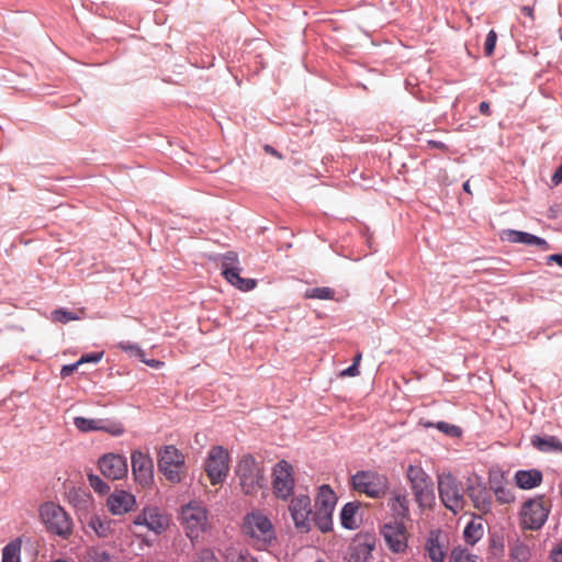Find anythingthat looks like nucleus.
Listing matches in <instances>:
<instances>
[{"label":"nucleus","mask_w":562,"mask_h":562,"mask_svg":"<svg viewBox=\"0 0 562 562\" xmlns=\"http://www.w3.org/2000/svg\"><path fill=\"white\" fill-rule=\"evenodd\" d=\"M88 481L90 486L99 494H105L109 492V485L100 479L98 475L89 474Z\"/></svg>","instance_id":"ea45409f"},{"label":"nucleus","mask_w":562,"mask_h":562,"mask_svg":"<svg viewBox=\"0 0 562 562\" xmlns=\"http://www.w3.org/2000/svg\"><path fill=\"white\" fill-rule=\"evenodd\" d=\"M479 111L482 115H485V116H491L492 115V110H491V105L487 101H482L479 105Z\"/></svg>","instance_id":"3c124183"},{"label":"nucleus","mask_w":562,"mask_h":562,"mask_svg":"<svg viewBox=\"0 0 562 562\" xmlns=\"http://www.w3.org/2000/svg\"><path fill=\"white\" fill-rule=\"evenodd\" d=\"M497 42V33L495 30H490L484 42V54L490 57L494 54Z\"/></svg>","instance_id":"a19ab883"},{"label":"nucleus","mask_w":562,"mask_h":562,"mask_svg":"<svg viewBox=\"0 0 562 562\" xmlns=\"http://www.w3.org/2000/svg\"><path fill=\"white\" fill-rule=\"evenodd\" d=\"M504 235L505 239L509 243L530 245L533 234L522 231L507 229L504 232Z\"/></svg>","instance_id":"7c9ffc66"},{"label":"nucleus","mask_w":562,"mask_h":562,"mask_svg":"<svg viewBox=\"0 0 562 562\" xmlns=\"http://www.w3.org/2000/svg\"><path fill=\"white\" fill-rule=\"evenodd\" d=\"M55 562H67V561H65V560H56Z\"/></svg>","instance_id":"e2e57ef3"},{"label":"nucleus","mask_w":562,"mask_h":562,"mask_svg":"<svg viewBox=\"0 0 562 562\" xmlns=\"http://www.w3.org/2000/svg\"><path fill=\"white\" fill-rule=\"evenodd\" d=\"M337 502L336 494L329 485L324 484L318 488L315 501L313 521L323 532L329 531L333 525V512Z\"/></svg>","instance_id":"0eeeda50"},{"label":"nucleus","mask_w":562,"mask_h":562,"mask_svg":"<svg viewBox=\"0 0 562 562\" xmlns=\"http://www.w3.org/2000/svg\"><path fill=\"white\" fill-rule=\"evenodd\" d=\"M265 150H266V153H268L270 155H273V156H276L278 158H281V155L270 145H266L265 146Z\"/></svg>","instance_id":"bf43d9fd"},{"label":"nucleus","mask_w":562,"mask_h":562,"mask_svg":"<svg viewBox=\"0 0 562 562\" xmlns=\"http://www.w3.org/2000/svg\"><path fill=\"white\" fill-rule=\"evenodd\" d=\"M467 493L473 506L480 512L487 514L493 508V497L485 483L477 481L467 485Z\"/></svg>","instance_id":"aec40b11"},{"label":"nucleus","mask_w":562,"mask_h":562,"mask_svg":"<svg viewBox=\"0 0 562 562\" xmlns=\"http://www.w3.org/2000/svg\"><path fill=\"white\" fill-rule=\"evenodd\" d=\"M380 535L386 548L394 554H404L408 549L409 533L406 524L384 521L380 526Z\"/></svg>","instance_id":"9b49d317"},{"label":"nucleus","mask_w":562,"mask_h":562,"mask_svg":"<svg viewBox=\"0 0 562 562\" xmlns=\"http://www.w3.org/2000/svg\"><path fill=\"white\" fill-rule=\"evenodd\" d=\"M406 476L411 483L415 501L419 506H429L435 501L432 481L425 470L419 465L409 464Z\"/></svg>","instance_id":"6e6552de"},{"label":"nucleus","mask_w":562,"mask_h":562,"mask_svg":"<svg viewBox=\"0 0 562 562\" xmlns=\"http://www.w3.org/2000/svg\"><path fill=\"white\" fill-rule=\"evenodd\" d=\"M484 535V528L481 522L471 520L463 530V539L465 543L474 546Z\"/></svg>","instance_id":"cd10ccee"},{"label":"nucleus","mask_w":562,"mask_h":562,"mask_svg":"<svg viewBox=\"0 0 562 562\" xmlns=\"http://www.w3.org/2000/svg\"><path fill=\"white\" fill-rule=\"evenodd\" d=\"M493 493L496 497V501L499 504H510L515 501L514 493L506 485L499 487L498 490L494 491Z\"/></svg>","instance_id":"58836bf2"},{"label":"nucleus","mask_w":562,"mask_h":562,"mask_svg":"<svg viewBox=\"0 0 562 562\" xmlns=\"http://www.w3.org/2000/svg\"><path fill=\"white\" fill-rule=\"evenodd\" d=\"M82 314H85L83 310H79V314H78L76 312H69V311L59 308V310H55L52 313V316H53V319L55 322H59V323H64L65 324V323H67L69 321L80 319Z\"/></svg>","instance_id":"c9c22d12"},{"label":"nucleus","mask_w":562,"mask_h":562,"mask_svg":"<svg viewBox=\"0 0 562 562\" xmlns=\"http://www.w3.org/2000/svg\"><path fill=\"white\" fill-rule=\"evenodd\" d=\"M428 147L440 149V150H448V146L440 140L429 139L427 142Z\"/></svg>","instance_id":"603ef678"},{"label":"nucleus","mask_w":562,"mask_h":562,"mask_svg":"<svg viewBox=\"0 0 562 562\" xmlns=\"http://www.w3.org/2000/svg\"><path fill=\"white\" fill-rule=\"evenodd\" d=\"M243 532L251 543L260 550H266L277 540V533L270 518L259 509H252L245 515Z\"/></svg>","instance_id":"f257e3e1"},{"label":"nucleus","mask_w":562,"mask_h":562,"mask_svg":"<svg viewBox=\"0 0 562 562\" xmlns=\"http://www.w3.org/2000/svg\"><path fill=\"white\" fill-rule=\"evenodd\" d=\"M387 507L390 509L387 521L406 524L411 520L409 499L406 494L394 493L387 501Z\"/></svg>","instance_id":"5701e85b"},{"label":"nucleus","mask_w":562,"mask_h":562,"mask_svg":"<svg viewBox=\"0 0 562 562\" xmlns=\"http://www.w3.org/2000/svg\"><path fill=\"white\" fill-rule=\"evenodd\" d=\"M530 442L535 449L543 453L560 452L562 453V441L555 436L533 435Z\"/></svg>","instance_id":"a878e982"},{"label":"nucleus","mask_w":562,"mask_h":562,"mask_svg":"<svg viewBox=\"0 0 562 562\" xmlns=\"http://www.w3.org/2000/svg\"><path fill=\"white\" fill-rule=\"evenodd\" d=\"M449 562H477V555L459 546L452 549Z\"/></svg>","instance_id":"72a5a7b5"},{"label":"nucleus","mask_w":562,"mask_h":562,"mask_svg":"<svg viewBox=\"0 0 562 562\" xmlns=\"http://www.w3.org/2000/svg\"><path fill=\"white\" fill-rule=\"evenodd\" d=\"M446 537L440 529L429 531L424 549L431 562H445L446 560Z\"/></svg>","instance_id":"412c9836"},{"label":"nucleus","mask_w":562,"mask_h":562,"mask_svg":"<svg viewBox=\"0 0 562 562\" xmlns=\"http://www.w3.org/2000/svg\"><path fill=\"white\" fill-rule=\"evenodd\" d=\"M159 471L172 483L182 481L186 474L184 458L173 446H166L158 460Z\"/></svg>","instance_id":"9d476101"},{"label":"nucleus","mask_w":562,"mask_h":562,"mask_svg":"<svg viewBox=\"0 0 562 562\" xmlns=\"http://www.w3.org/2000/svg\"><path fill=\"white\" fill-rule=\"evenodd\" d=\"M106 506L113 515H123L136 507L135 496L126 491H114L106 499Z\"/></svg>","instance_id":"4be33fe9"},{"label":"nucleus","mask_w":562,"mask_h":562,"mask_svg":"<svg viewBox=\"0 0 562 562\" xmlns=\"http://www.w3.org/2000/svg\"><path fill=\"white\" fill-rule=\"evenodd\" d=\"M74 425L82 432L104 431L114 437H119L125 431L122 423L109 418H86L78 416L74 418Z\"/></svg>","instance_id":"2eb2a0df"},{"label":"nucleus","mask_w":562,"mask_h":562,"mask_svg":"<svg viewBox=\"0 0 562 562\" xmlns=\"http://www.w3.org/2000/svg\"><path fill=\"white\" fill-rule=\"evenodd\" d=\"M236 562H257L249 553H240Z\"/></svg>","instance_id":"6e6d98bb"},{"label":"nucleus","mask_w":562,"mask_h":562,"mask_svg":"<svg viewBox=\"0 0 562 562\" xmlns=\"http://www.w3.org/2000/svg\"><path fill=\"white\" fill-rule=\"evenodd\" d=\"M463 190L468 193H471V190H470V183L469 181H465L462 186Z\"/></svg>","instance_id":"680f3d73"},{"label":"nucleus","mask_w":562,"mask_h":562,"mask_svg":"<svg viewBox=\"0 0 562 562\" xmlns=\"http://www.w3.org/2000/svg\"><path fill=\"white\" fill-rule=\"evenodd\" d=\"M514 480L520 490H532L542 483L543 474L538 469L518 470Z\"/></svg>","instance_id":"393cba45"},{"label":"nucleus","mask_w":562,"mask_h":562,"mask_svg":"<svg viewBox=\"0 0 562 562\" xmlns=\"http://www.w3.org/2000/svg\"><path fill=\"white\" fill-rule=\"evenodd\" d=\"M103 357V352H92L81 356V358L78 360L79 364L93 362H99Z\"/></svg>","instance_id":"a18cd8bd"},{"label":"nucleus","mask_w":562,"mask_h":562,"mask_svg":"<svg viewBox=\"0 0 562 562\" xmlns=\"http://www.w3.org/2000/svg\"><path fill=\"white\" fill-rule=\"evenodd\" d=\"M40 516L46 529L67 539L72 533V520L63 507L55 503H45L40 508Z\"/></svg>","instance_id":"7ed1b4c3"},{"label":"nucleus","mask_w":562,"mask_h":562,"mask_svg":"<svg viewBox=\"0 0 562 562\" xmlns=\"http://www.w3.org/2000/svg\"><path fill=\"white\" fill-rule=\"evenodd\" d=\"M341 525L351 529V503H347L341 510Z\"/></svg>","instance_id":"c03bdc74"},{"label":"nucleus","mask_w":562,"mask_h":562,"mask_svg":"<svg viewBox=\"0 0 562 562\" xmlns=\"http://www.w3.org/2000/svg\"><path fill=\"white\" fill-rule=\"evenodd\" d=\"M375 548V538L372 535L353 536V562H370Z\"/></svg>","instance_id":"b1692460"},{"label":"nucleus","mask_w":562,"mask_h":562,"mask_svg":"<svg viewBox=\"0 0 562 562\" xmlns=\"http://www.w3.org/2000/svg\"><path fill=\"white\" fill-rule=\"evenodd\" d=\"M119 348L126 352H130L132 356H136L137 358L144 357V351L135 344L122 341L119 344Z\"/></svg>","instance_id":"79ce46f5"},{"label":"nucleus","mask_w":562,"mask_h":562,"mask_svg":"<svg viewBox=\"0 0 562 562\" xmlns=\"http://www.w3.org/2000/svg\"><path fill=\"white\" fill-rule=\"evenodd\" d=\"M295 527L303 530H310L311 520H313V510L311 498L306 495H299L291 501L289 506Z\"/></svg>","instance_id":"f3484780"},{"label":"nucleus","mask_w":562,"mask_h":562,"mask_svg":"<svg viewBox=\"0 0 562 562\" xmlns=\"http://www.w3.org/2000/svg\"><path fill=\"white\" fill-rule=\"evenodd\" d=\"M340 374L342 376H351V366L342 370Z\"/></svg>","instance_id":"052dcab7"},{"label":"nucleus","mask_w":562,"mask_h":562,"mask_svg":"<svg viewBox=\"0 0 562 562\" xmlns=\"http://www.w3.org/2000/svg\"><path fill=\"white\" fill-rule=\"evenodd\" d=\"M133 522L135 526L145 527L159 535L169 527L170 518L162 509L147 506L135 517Z\"/></svg>","instance_id":"4468645a"},{"label":"nucleus","mask_w":562,"mask_h":562,"mask_svg":"<svg viewBox=\"0 0 562 562\" xmlns=\"http://www.w3.org/2000/svg\"><path fill=\"white\" fill-rule=\"evenodd\" d=\"M21 541L9 542L2 550V562H21Z\"/></svg>","instance_id":"c85d7f7f"},{"label":"nucleus","mask_w":562,"mask_h":562,"mask_svg":"<svg viewBox=\"0 0 562 562\" xmlns=\"http://www.w3.org/2000/svg\"><path fill=\"white\" fill-rule=\"evenodd\" d=\"M530 245L538 246L543 251H547L551 248L550 244L544 238L536 235H532Z\"/></svg>","instance_id":"49530a36"},{"label":"nucleus","mask_w":562,"mask_h":562,"mask_svg":"<svg viewBox=\"0 0 562 562\" xmlns=\"http://www.w3.org/2000/svg\"><path fill=\"white\" fill-rule=\"evenodd\" d=\"M550 558L552 562H562V543L551 550Z\"/></svg>","instance_id":"09e8293b"},{"label":"nucleus","mask_w":562,"mask_h":562,"mask_svg":"<svg viewBox=\"0 0 562 562\" xmlns=\"http://www.w3.org/2000/svg\"><path fill=\"white\" fill-rule=\"evenodd\" d=\"M139 360L144 363H146L147 366L151 367V368H160L164 363L159 360H155V359H146L145 356L143 358H139Z\"/></svg>","instance_id":"864d4df0"},{"label":"nucleus","mask_w":562,"mask_h":562,"mask_svg":"<svg viewBox=\"0 0 562 562\" xmlns=\"http://www.w3.org/2000/svg\"><path fill=\"white\" fill-rule=\"evenodd\" d=\"M181 524L187 536L193 541L209 527L207 512L199 502H190L181 508Z\"/></svg>","instance_id":"423d86ee"},{"label":"nucleus","mask_w":562,"mask_h":562,"mask_svg":"<svg viewBox=\"0 0 562 562\" xmlns=\"http://www.w3.org/2000/svg\"><path fill=\"white\" fill-rule=\"evenodd\" d=\"M236 476L243 493L246 495H257L267 483L263 465L256 461L251 454L241 457L237 464Z\"/></svg>","instance_id":"f03ea898"},{"label":"nucleus","mask_w":562,"mask_h":562,"mask_svg":"<svg viewBox=\"0 0 562 562\" xmlns=\"http://www.w3.org/2000/svg\"><path fill=\"white\" fill-rule=\"evenodd\" d=\"M195 562H218L213 550L204 548L196 553Z\"/></svg>","instance_id":"37998d69"},{"label":"nucleus","mask_w":562,"mask_h":562,"mask_svg":"<svg viewBox=\"0 0 562 562\" xmlns=\"http://www.w3.org/2000/svg\"><path fill=\"white\" fill-rule=\"evenodd\" d=\"M361 506V503L359 501H356L353 499V507H352V510H353V529H356L358 526L356 525V517H357V512L358 509L360 508Z\"/></svg>","instance_id":"4d7b16f0"},{"label":"nucleus","mask_w":562,"mask_h":562,"mask_svg":"<svg viewBox=\"0 0 562 562\" xmlns=\"http://www.w3.org/2000/svg\"><path fill=\"white\" fill-rule=\"evenodd\" d=\"M507 485V479L505 472L502 470H490L488 472V488L491 492L498 490L502 486Z\"/></svg>","instance_id":"f704fd0d"},{"label":"nucleus","mask_w":562,"mask_h":562,"mask_svg":"<svg viewBox=\"0 0 562 562\" xmlns=\"http://www.w3.org/2000/svg\"><path fill=\"white\" fill-rule=\"evenodd\" d=\"M419 425L423 426L424 428H436V423L426 420L424 418L419 420Z\"/></svg>","instance_id":"13d9d810"},{"label":"nucleus","mask_w":562,"mask_h":562,"mask_svg":"<svg viewBox=\"0 0 562 562\" xmlns=\"http://www.w3.org/2000/svg\"><path fill=\"white\" fill-rule=\"evenodd\" d=\"M222 274L234 286L241 291H249L256 286L254 279H245L240 277V267L238 255L235 251H228L222 256L221 261Z\"/></svg>","instance_id":"f8f14e48"},{"label":"nucleus","mask_w":562,"mask_h":562,"mask_svg":"<svg viewBox=\"0 0 562 562\" xmlns=\"http://www.w3.org/2000/svg\"><path fill=\"white\" fill-rule=\"evenodd\" d=\"M361 361V353L357 352L353 355V376L358 375L359 372V364Z\"/></svg>","instance_id":"5fc2aeb1"},{"label":"nucleus","mask_w":562,"mask_h":562,"mask_svg":"<svg viewBox=\"0 0 562 562\" xmlns=\"http://www.w3.org/2000/svg\"><path fill=\"white\" fill-rule=\"evenodd\" d=\"M132 471L134 477L142 486H147L154 479V465L151 459L142 451H134L132 453Z\"/></svg>","instance_id":"6ab92c4d"},{"label":"nucleus","mask_w":562,"mask_h":562,"mask_svg":"<svg viewBox=\"0 0 562 562\" xmlns=\"http://www.w3.org/2000/svg\"><path fill=\"white\" fill-rule=\"evenodd\" d=\"M88 527L92 529L99 538H109L113 532L111 521L99 516H92L88 521Z\"/></svg>","instance_id":"bb28decb"},{"label":"nucleus","mask_w":562,"mask_h":562,"mask_svg":"<svg viewBox=\"0 0 562 562\" xmlns=\"http://www.w3.org/2000/svg\"><path fill=\"white\" fill-rule=\"evenodd\" d=\"M99 469L109 480H121L127 474V462L123 456L108 453L99 459Z\"/></svg>","instance_id":"a211bd4d"},{"label":"nucleus","mask_w":562,"mask_h":562,"mask_svg":"<svg viewBox=\"0 0 562 562\" xmlns=\"http://www.w3.org/2000/svg\"><path fill=\"white\" fill-rule=\"evenodd\" d=\"M546 263L548 266L552 263H557L560 268H562V254H552L546 258Z\"/></svg>","instance_id":"8fccbe9b"},{"label":"nucleus","mask_w":562,"mask_h":562,"mask_svg":"<svg viewBox=\"0 0 562 562\" xmlns=\"http://www.w3.org/2000/svg\"><path fill=\"white\" fill-rule=\"evenodd\" d=\"M389 488V479L374 471H360L353 474V491L364 493L371 498L383 497Z\"/></svg>","instance_id":"1a4fd4ad"},{"label":"nucleus","mask_w":562,"mask_h":562,"mask_svg":"<svg viewBox=\"0 0 562 562\" xmlns=\"http://www.w3.org/2000/svg\"><path fill=\"white\" fill-rule=\"evenodd\" d=\"M353 229H356L360 238L363 239V243L368 246L370 252H375L378 250L374 244L373 233H371L367 225L360 223L356 226L353 225Z\"/></svg>","instance_id":"473e14b6"},{"label":"nucleus","mask_w":562,"mask_h":562,"mask_svg":"<svg viewBox=\"0 0 562 562\" xmlns=\"http://www.w3.org/2000/svg\"><path fill=\"white\" fill-rule=\"evenodd\" d=\"M79 366H80V364H79V362H78V361H77V362H75V363H72V364L64 366V367L61 368V370H60V375H61V378H66V376H68V375H70V374H72V373L78 369V367H79Z\"/></svg>","instance_id":"de8ad7c7"},{"label":"nucleus","mask_w":562,"mask_h":562,"mask_svg":"<svg viewBox=\"0 0 562 562\" xmlns=\"http://www.w3.org/2000/svg\"><path fill=\"white\" fill-rule=\"evenodd\" d=\"M228 452L220 446L213 447L205 462V472L212 484L224 481L228 473Z\"/></svg>","instance_id":"ddd939ff"},{"label":"nucleus","mask_w":562,"mask_h":562,"mask_svg":"<svg viewBox=\"0 0 562 562\" xmlns=\"http://www.w3.org/2000/svg\"><path fill=\"white\" fill-rule=\"evenodd\" d=\"M308 299L329 300L334 296V290L327 286L308 289L305 292Z\"/></svg>","instance_id":"e433bc0d"},{"label":"nucleus","mask_w":562,"mask_h":562,"mask_svg":"<svg viewBox=\"0 0 562 562\" xmlns=\"http://www.w3.org/2000/svg\"><path fill=\"white\" fill-rule=\"evenodd\" d=\"M85 562H113V557L102 548H90L85 555Z\"/></svg>","instance_id":"c756f323"},{"label":"nucleus","mask_w":562,"mask_h":562,"mask_svg":"<svg viewBox=\"0 0 562 562\" xmlns=\"http://www.w3.org/2000/svg\"><path fill=\"white\" fill-rule=\"evenodd\" d=\"M272 487L277 497L286 499L292 495L294 488V479L292 475V465L282 460L273 469Z\"/></svg>","instance_id":"dca6fc26"},{"label":"nucleus","mask_w":562,"mask_h":562,"mask_svg":"<svg viewBox=\"0 0 562 562\" xmlns=\"http://www.w3.org/2000/svg\"><path fill=\"white\" fill-rule=\"evenodd\" d=\"M510 558L517 562H527L530 558L528 546L517 540L510 548Z\"/></svg>","instance_id":"2f4dec72"},{"label":"nucleus","mask_w":562,"mask_h":562,"mask_svg":"<svg viewBox=\"0 0 562 562\" xmlns=\"http://www.w3.org/2000/svg\"><path fill=\"white\" fill-rule=\"evenodd\" d=\"M438 493L441 502L449 510L457 514L463 508V485L451 473H442L438 476Z\"/></svg>","instance_id":"39448f33"},{"label":"nucleus","mask_w":562,"mask_h":562,"mask_svg":"<svg viewBox=\"0 0 562 562\" xmlns=\"http://www.w3.org/2000/svg\"><path fill=\"white\" fill-rule=\"evenodd\" d=\"M551 505L547 504L543 495L527 499L520 509V525L526 530H539L547 521Z\"/></svg>","instance_id":"20e7f679"},{"label":"nucleus","mask_w":562,"mask_h":562,"mask_svg":"<svg viewBox=\"0 0 562 562\" xmlns=\"http://www.w3.org/2000/svg\"><path fill=\"white\" fill-rule=\"evenodd\" d=\"M436 429L451 438H459L462 436V429L459 426L449 424L447 422H437Z\"/></svg>","instance_id":"4c0bfd02"}]
</instances>
